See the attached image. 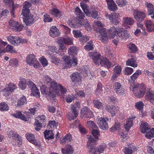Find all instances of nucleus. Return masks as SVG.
I'll use <instances>...</instances> for the list:
<instances>
[{
    "instance_id": "obj_1",
    "label": "nucleus",
    "mask_w": 154,
    "mask_h": 154,
    "mask_svg": "<svg viewBox=\"0 0 154 154\" xmlns=\"http://www.w3.org/2000/svg\"><path fill=\"white\" fill-rule=\"evenodd\" d=\"M88 141L87 142V146L89 149V153L90 154H100L102 153L106 147L105 144L98 146L97 147H94L96 144L97 140H95L91 136L88 138Z\"/></svg>"
},
{
    "instance_id": "obj_2",
    "label": "nucleus",
    "mask_w": 154,
    "mask_h": 154,
    "mask_svg": "<svg viewBox=\"0 0 154 154\" xmlns=\"http://www.w3.org/2000/svg\"><path fill=\"white\" fill-rule=\"evenodd\" d=\"M109 36L112 38H114L116 36L124 39H126L130 37V34L128 31L123 30L122 28L112 26L109 30Z\"/></svg>"
},
{
    "instance_id": "obj_3",
    "label": "nucleus",
    "mask_w": 154,
    "mask_h": 154,
    "mask_svg": "<svg viewBox=\"0 0 154 154\" xmlns=\"http://www.w3.org/2000/svg\"><path fill=\"white\" fill-rule=\"evenodd\" d=\"M146 88L140 84L135 85L132 88V91L137 98L143 97L146 92Z\"/></svg>"
},
{
    "instance_id": "obj_4",
    "label": "nucleus",
    "mask_w": 154,
    "mask_h": 154,
    "mask_svg": "<svg viewBox=\"0 0 154 154\" xmlns=\"http://www.w3.org/2000/svg\"><path fill=\"white\" fill-rule=\"evenodd\" d=\"M66 66L76 67L78 65V60L77 58L73 56L72 58V60L69 57L64 56L62 58Z\"/></svg>"
},
{
    "instance_id": "obj_5",
    "label": "nucleus",
    "mask_w": 154,
    "mask_h": 154,
    "mask_svg": "<svg viewBox=\"0 0 154 154\" xmlns=\"http://www.w3.org/2000/svg\"><path fill=\"white\" fill-rule=\"evenodd\" d=\"M35 57V56L33 54L29 55L26 57L27 64L34 67L39 66L40 64Z\"/></svg>"
},
{
    "instance_id": "obj_6",
    "label": "nucleus",
    "mask_w": 154,
    "mask_h": 154,
    "mask_svg": "<svg viewBox=\"0 0 154 154\" xmlns=\"http://www.w3.org/2000/svg\"><path fill=\"white\" fill-rule=\"evenodd\" d=\"M9 25L10 28L15 32H19L22 30L23 26L19 24L18 22L14 21L12 19L10 20Z\"/></svg>"
},
{
    "instance_id": "obj_7",
    "label": "nucleus",
    "mask_w": 154,
    "mask_h": 154,
    "mask_svg": "<svg viewBox=\"0 0 154 154\" xmlns=\"http://www.w3.org/2000/svg\"><path fill=\"white\" fill-rule=\"evenodd\" d=\"M113 89L115 92L120 95L123 94L126 92L125 87L118 82H116L113 84Z\"/></svg>"
},
{
    "instance_id": "obj_8",
    "label": "nucleus",
    "mask_w": 154,
    "mask_h": 154,
    "mask_svg": "<svg viewBox=\"0 0 154 154\" xmlns=\"http://www.w3.org/2000/svg\"><path fill=\"white\" fill-rule=\"evenodd\" d=\"M6 88L4 89L2 91L4 95L7 96H9L17 88L16 85L14 83H10L7 84Z\"/></svg>"
},
{
    "instance_id": "obj_9",
    "label": "nucleus",
    "mask_w": 154,
    "mask_h": 154,
    "mask_svg": "<svg viewBox=\"0 0 154 154\" xmlns=\"http://www.w3.org/2000/svg\"><path fill=\"white\" fill-rule=\"evenodd\" d=\"M109 119L106 118H98V125L100 128L103 130H106L109 128L107 122Z\"/></svg>"
},
{
    "instance_id": "obj_10",
    "label": "nucleus",
    "mask_w": 154,
    "mask_h": 154,
    "mask_svg": "<svg viewBox=\"0 0 154 154\" xmlns=\"http://www.w3.org/2000/svg\"><path fill=\"white\" fill-rule=\"evenodd\" d=\"M133 15L135 19L140 22L142 21L146 17L145 14L143 12L137 10L134 11Z\"/></svg>"
},
{
    "instance_id": "obj_11",
    "label": "nucleus",
    "mask_w": 154,
    "mask_h": 154,
    "mask_svg": "<svg viewBox=\"0 0 154 154\" xmlns=\"http://www.w3.org/2000/svg\"><path fill=\"white\" fill-rule=\"evenodd\" d=\"M81 115L86 118H92L94 117L93 112L87 107L83 108L81 110Z\"/></svg>"
},
{
    "instance_id": "obj_12",
    "label": "nucleus",
    "mask_w": 154,
    "mask_h": 154,
    "mask_svg": "<svg viewBox=\"0 0 154 154\" xmlns=\"http://www.w3.org/2000/svg\"><path fill=\"white\" fill-rule=\"evenodd\" d=\"M70 77L72 81L75 84L81 83V75L78 72H74L71 75Z\"/></svg>"
},
{
    "instance_id": "obj_13",
    "label": "nucleus",
    "mask_w": 154,
    "mask_h": 154,
    "mask_svg": "<svg viewBox=\"0 0 154 154\" xmlns=\"http://www.w3.org/2000/svg\"><path fill=\"white\" fill-rule=\"evenodd\" d=\"M60 85L57 84L55 82L53 81L50 83V87L49 89L50 91H52L54 94V95L56 94H57L59 92L58 91L60 87Z\"/></svg>"
},
{
    "instance_id": "obj_14",
    "label": "nucleus",
    "mask_w": 154,
    "mask_h": 154,
    "mask_svg": "<svg viewBox=\"0 0 154 154\" xmlns=\"http://www.w3.org/2000/svg\"><path fill=\"white\" fill-rule=\"evenodd\" d=\"M100 64L102 66L107 67H113L115 65L114 63H112L106 58L102 57L100 59Z\"/></svg>"
},
{
    "instance_id": "obj_15",
    "label": "nucleus",
    "mask_w": 154,
    "mask_h": 154,
    "mask_svg": "<svg viewBox=\"0 0 154 154\" xmlns=\"http://www.w3.org/2000/svg\"><path fill=\"white\" fill-rule=\"evenodd\" d=\"M119 16V14L114 13L110 15H108L107 16H106V17H109V20L113 24L117 25L119 23V21H118V19Z\"/></svg>"
},
{
    "instance_id": "obj_16",
    "label": "nucleus",
    "mask_w": 154,
    "mask_h": 154,
    "mask_svg": "<svg viewBox=\"0 0 154 154\" xmlns=\"http://www.w3.org/2000/svg\"><path fill=\"white\" fill-rule=\"evenodd\" d=\"M119 107L118 106L107 105L106 106L105 109L110 112L112 116H114L118 112L119 110Z\"/></svg>"
},
{
    "instance_id": "obj_17",
    "label": "nucleus",
    "mask_w": 154,
    "mask_h": 154,
    "mask_svg": "<svg viewBox=\"0 0 154 154\" xmlns=\"http://www.w3.org/2000/svg\"><path fill=\"white\" fill-rule=\"evenodd\" d=\"M41 91L42 94L45 95H48L50 96L53 97L54 96V94L53 93L50 91L49 90L48 91L49 89L45 85H43L41 87Z\"/></svg>"
},
{
    "instance_id": "obj_18",
    "label": "nucleus",
    "mask_w": 154,
    "mask_h": 154,
    "mask_svg": "<svg viewBox=\"0 0 154 154\" xmlns=\"http://www.w3.org/2000/svg\"><path fill=\"white\" fill-rule=\"evenodd\" d=\"M50 35L53 37L58 36L60 35L59 30L55 26H52L50 29Z\"/></svg>"
},
{
    "instance_id": "obj_19",
    "label": "nucleus",
    "mask_w": 154,
    "mask_h": 154,
    "mask_svg": "<svg viewBox=\"0 0 154 154\" xmlns=\"http://www.w3.org/2000/svg\"><path fill=\"white\" fill-rule=\"evenodd\" d=\"M145 99L149 101L152 104H154V94L151 91H147L145 97Z\"/></svg>"
},
{
    "instance_id": "obj_20",
    "label": "nucleus",
    "mask_w": 154,
    "mask_h": 154,
    "mask_svg": "<svg viewBox=\"0 0 154 154\" xmlns=\"http://www.w3.org/2000/svg\"><path fill=\"white\" fill-rule=\"evenodd\" d=\"M34 20L33 16L31 15L25 17L23 18V21L27 26L32 24L34 23Z\"/></svg>"
},
{
    "instance_id": "obj_21",
    "label": "nucleus",
    "mask_w": 154,
    "mask_h": 154,
    "mask_svg": "<svg viewBox=\"0 0 154 154\" xmlns=\"http://www.w3.org/2000/svg\"><path fill=\"white\" fill-rule=\"evenodd\" d=\"M62 152L63 154H72L73 152V149L70 145H67L65 148H61Z\"/></svg>"
},
{
    "instance_id": "obj_22",
    "label": "nucleus",
    "mask_w": 154,
    "mask_h": 154,
    "mask_svg": "<svg viewBox=\"0 0 154 154\" xmlns=\"http://www.w3.org/2000/svg\"><path fill=\"white\" fill-rule=\"evenodd\" d=\"M145 5L147 7L148 14L149 15H152L151 17L154 19V9L153 6L151 3H146Z\"/></svg>"
},
{
    "instance_id": "obj_23",
    "label": "nucleus",
    "mask_w": 154,
    "mask_h": 154,
    "mask_svg": "<svg viewBox=\"0 0 154 154\" xmlns=\"http://www.w3.org/2000/svg\"><path fill=\"white\" fill-rule=\"evenodd\" d=\"M26 136L27 139L29 142L35 145H38V143L35 139L34 136L31 133L27 134L26 135Z\"/></svg>"
},
{
    "instance_id": "obj_24",
    "label": "nucleus",
    "mask_w": 154,
    "mask_h": 154,
    "mask_svg": "<svg viewBox=\"0 0 154 154\" xmlns=\"http://www.w3.org/2000/svg\"><path fill=\"white\" fill-rule=\"evenodd\" d=\"M101 27L98 29V31L101 35L102 40L103 42H106L108 40V37L106 30L103 29Z\"/></svg>"
},
{
    "instance_id": "obj_25",
    "label": "nucleus",
    "mask_w": 154,
    "mask_h": 154,
    "mask_svg": "<svg viewBox=\"0 0 154 154\" xmlns=\"http://www.w3.org/2000/svg\"><path fill=\"white\" fill-rule=\"evenodd\" d=\"M135 116L132 117V118H129L127 121L126 124L124 125V128L127 132L129 131V129L132 126L133 124V120L135 119Z\"/></svg>"
},
{
    "instance_id": "obj_26",
    "label": "nucleus",
    "mask_w": 154,
    "mask_h": 154,
    "mask_svg": "<svg viewBox=\"0 0 154 154\" xmlns=\"http://www.w3.org/2000/svg\"><path fill=\"white\" fill-rule=\"evenodd\" d=\"M45 117L44 115H42L39 117H37L35 119V125L37 127L42 126V122L46 121Z\"/></svg>"
},
{
    "instance_id": "obj_27",
    "label": "nucleus",
    "mask_w": 154,
    "mask_h": 154,
    "mask_svg": "<svg viewBox=\"0 0 154 154\" xmlns=\"http://www.w3.org/2000/svg\"><path fill=\"white\" fill-rule=\"evenodd\" d=\"M109 9L111 11H113L117 9V7L113 0H106Z\"/></svg>"
},
{
    "instance_id": "obj_28",
    "label": "nucleus",
    "mask_w": 154,
    "mask_h": 154,
    "mask_svg": "<svg viewBox=\"0 0 154 154\" xmlns=\"http://www.w3.org/2000/svg\"><path fill=\"white\" fill-rule=\"evenodd\" d=\"M145 23L146 27L149 32L154 31V24L151 20L146 21Z\"/></svg>"
},
{
    "instance_id": "obj_29",
    "label": "nucleus",
    "mask_w": 154,
    "mask_h": 154,
    "mask_svg": "<svg viewBox=\"0 0 154 154\" xmlns=\"http://www.w3.org/2000/svg\"><path fill=\"white\" fill-rule=\"evenodd\" d=\"M122 22L125 24L131 26L134 23V21L132 18L127 17L123 19Z\"/></svg>"
},
{
    "instance_id": "obj_30",
    "label": "nucleus",
    "mask_w": 154,
    "mask_h": 154,
    "mask_svg": "<svg viewBox=\"0 0 154 154\" xmlns=\"http://www.w3.org/2000/svg\"><path fill=\"white\" fill-rule=\"evenodd\" d=\"M81 6L85 13L88 17H90L91 15V12L88 10V6L83 3H81Z\"/></svg>"
},
{
    "instance_id": "obj_31",
    "label": "nucleus",
    "mask_w": 154,
    "mask_h": 154,
    "mask_svg": "<svg viewBox=\"0 0 154 154\" xmlns=\"http://www.w3.org/2000/svg\"><path fill=\"white\" fill-rule=\"evenodd\" d=\"M75 13L77 15V17H78L79 19H83L84 21V18L85 17L84 14L82 13L81 10L78 7L76 8L75 9Z\"/></svg>"
},
{
    "instance_id": "obj_32",
    "label": "nucleus",
    "mask_w": 154,
    "mask_h": 154,
    "mask_svg": "<svg viewBox=\"0 0 154 154\" xmlns=\"http://www.w3.org/2000/svg\"><path fill=\"white\" fill-rule=\"evenodd\" d=\"M141 131L143 133H145L149 130L150 128H149L148 124L144 122L142 124L140 127Z\"/></svg>"
},
{
    "instance_id": "obj_33",
    "label": "nucleus",
    "mask_w": 154,
    "mask_h": 154,
    "mask_svg": "<svg viewBox=\"0 0 154 154\" xmlns=\"http://www.w3.org/2000/svg\"><path fill=\"white\" fill-rule=\"evenodd\" d=\"M27 103L26 97L23 96L19 99L18 100L17 106L20 107L21 106L24 105Z\"/></svg>"
},
{
    "instance_id": "obj_34",
    "label": "nucleus",
    "mask_w": 154,
    "mask_h": 154,
    "mask_svg": "<svg viewBox=\"0 0 154 154\" xmlns=\"http://www.w3.org/2000/svg\"><path fill=\"white\" fill-rule=\"evenodd\" d=\"M13 116L16 118L21 119L22 120L25 121H27L29 119L28 117L26 118L20 112H18L16 113L13 114Z\"/></svg>"
},
{
    "instance_id": "obj_35",
    "label": "nucleus",
    "mask_w": 154,
    "mask_h": 154,
    "mask_svg": "<svg viewBox=\"0 0 154 154\" xmlns=\"http://www.w3.org/2000/svg\"><path fill=\"white\" fill-rule=\"evenodd\" d=\"M68 24L72 27L78 28L81 26L82 23H80V20H77L75 23L74 24L73 22L70 20L68 21Z\"/></svg>"
},
{
    "instance_id": "obj_36",
    "label": "nucleus",
    "mask_w": 154,
    "mask_h": 154,
    "mask_svg": "<svg viewBox=\"0 0 154 154\" xmlns=\"http://www.w3.org/2000/svg\"><path fill=\"white\" fill-rule=\"evenodd\" d=\"M3 1L4 2H5V3L9 4L10 5H12V8L11 10V13L12 17H14V11L15 8L13 0H3Z\"/></svg>"
},
{
    "instance_id": "obj_37",
    "label": "nucleus",
    "mask_w": 154,
    "mask_h": 154,
    "mask_svg": "<svg viewBox=\"0 0 154 154\" xmlns=\"http://www.w3.org/2000/svg\"><path fill=\"white\" fill-rule=\"evenodd\" d=\"M44 134L46 139L49 140L52 139L54 138V134L52 131H47L46 130L44 132Z\"/></svg>"
},
{
    "instance_id": "obj_38",
    "label": "nucleus",
    "mask_w": 154,
    "mask_h": 154,
    "mask_svg": "<svg viewBox=\"0 0 154 154\" xmlns=\"http://www.w3.org/2000/svg\"><path fill=\"white\" fill-rule=\"evenodd\" d=\"M80 22L82 23L81 26H84V27L87 28L86 29L88 31H89L91 29L90 25L88 23V21L86 19L84 20V21L83 20H80Z\"/></svg>"
},
{
    "instance_id": "obj_39",
    "label": "nucleus",
    "mask_w": 154,
    "mask_h": 154,
    "mask_svg": "<svg viewBox=\"0 0 154 154\" xmlns=\"http://www.w3.org/2000/svg\"><path fill=\"white\" fill-rule=\"evenodd\" d=\"M93 58L92 59L94 63L96 64H99L100 62V59L101 55L99 53H97Z\"/></svg>"
},
{
    "instance_id": "obj_40",
    "label": "nucleus",
    "mask_w": 154,
    "mask_h": 154,
    "mask_svg": "<svg viewBox=\"0 0 154 154\" xmlns=\"http://www.w3.org/2000/svg\"><path fill=\"white\" fill-rule=\"evenodd\" d=\"M95 128H93L92 130V135H93V138H94V139L95 140H97V141L98 140V136L99 135V131L97 129H95ZM90 136H88V138ZM91 137H93L92 136H91Z\"/></svg>"
},
{
    "instance_id": "obj_41",
    "label": "nucleus",
    "mask_w": 154,
    "mask_h": 154,
    "mask_svg": "<svg viewBox=\"0 0 154 154\" xmlns=\"http://www.w3.org/2000/svg\"><path fill=\"white\" fill-rule=\"evenodd\" d=\"M51 11V14L54 15L57 19L60 18L62 15L61 12L57 9L54 8Z\"/></svg>"
},
{
    "instance_id": "obj_42",
    "label": "nucleus",
    "mask_w": 154,
    "mask_h": 154,
    "mask_svg": "<svg viewBox=\"0 0 154 154\" xmlns=\"http://www.w3.org/2000/svg\"><path fill=\"white\" fill-rule=\"evenodd\" d=\"M126 64L127 66H129L134 67H136L137 66V65L136 61L133 59L128 60L127 61Z\"/></svg>"
},
{
    "instance_id": "obj_43",
    "label": "nucleus",
    "mask_w": 154,
    "mask_h": 154,
    "mask_svg": "<svg viewBox=\"0 0 154 154\" xmlns=\"http://www.w3.org/2000/svg\"><path fill=\"white\" fill-rule=\"evenodd\" d=\"M19 86L22 89H25L26 86V80L24 79H21L19 82Z\"/></svg>"
},
{
    "instance_id": "obj_44",
    "label": "nucleus",
    "mask_w": 154,
    "mask_h": 154,
    "mask_svg": "<svg viewBox=\"0 0 154 154\" xmlns=\"http://www.w3.org/2000/svg\"><path fill=\"white\" fill-rule=\"evenodd\" d=\"M142 72L141 71L139 70H137L136 72H135L132 76L130 77L132 81L134 82L135 80L138 77V76L141 74Z\"/></svg>"
},
{
    "instance_id": "obj_45",
    "label": "nucleus",
    "mask_w": 154,
    "mask_h": 154,
    "mask_svg": "<svg viewBox=\"0 0 154 154\" xmlns=\"http://www.w3.org/2000/svg\"><path fill=\"white\" fill-rule=\"evenodd\" d=\"M87 127L90 129L97 128L98 127L94 122L89 121L87 122Z\"/></svg>"
},
{
    "instance_id": "obj_46",
    "label": "nucleus",
    "mask_w": 154,
    "mask_h": 154,
    "mask_svg": "<svg viewBox=\"0 0 154 154\" xmlns=\"http://www.w3.org/2000/svg\"><path fill=\"white\" fill-rule=\"evenodd\" d=\"M146 133L145 136L148 138L151 139L152 137H154V129H150V128L149 130Z\"/></svg>"
},
{
    "instance_id": "obj_47",
    "label": "nucleus",
    "mask_w": 154,
    "mask_h": 154,
    "mask_svg": "<svg viewBox=\"0 0 154 154\" xmlns=\"http://www.w3.org/2000/svg\"><path fill=\"white\" fill-rule=\"evenodd\" d=\"M128 46L131 53H134L137 51V47L134 44L131 43L128 45Z\"/></svg>"
},
{
    "instance_id": "obj_48",
    "label": "nucleus",
    "mask_w": 154,
    "mask_h": 154,
    "mask_svg": "<svg viewBox=\"0 0 154 154\" xmlns=\"http://www.w3.org/2000/svg\"><path fill=\"white\" fill-rule=\"evenodd\" d=\"M93 42L91 41L88 42L87 45L84 47V48L85 50L88 51L92 50L93 49Z\"/></svg>"
},
{
    "instance_id": "obj_49",
    "label": "nucleus",
    "mask_w": 154,
    "mask_h": 154,
    "mask_svg": "<svg viewBox=\"0 0 154 154\" xmlns=\"http://www.w3.org/2000/svg\"><path fill=\"white\" fill-rule=\"evenodd\" d=\"M93 103L94 106L98 109H101L103 107V103L99 100H94Z\"/></svg>"
},
{
    "instance_id": "obj_50",
    "label": "nucleus",
    "mask_w": 154,
    "mask_h": 154,
    "mask_svg": "<svg viewBox=\"0 0 154 154\" xmlns=\"http://www.w3.org/2000/svg\"><path fill=\"white\" fill-rule=\"evenodd\" d=\"M11 66L12 67H17L18 66V60L16 58H13L11 59L9 62Z\"/></svg>"
},
{
    "instance_id": "obj_51",
    "label": "nucleus",
    "mask_w": 154,
    "mask_h": 154,
    "mask_svg": "<svg viewBox=\"0 0 154 154\" xmlns=\"http://www.w3.org/2000/svg\"><path fill=\"white\" fill-rule=\"evenodd\" d=\"M31 92H32V94L33 95L37 97H39L40 93L39 91L36 86L34 87L33 88H32Z\"/></svg>"
},
{
    "instance_id": "obj_52",
    "label": "nucleus",
    "mask_w": 154,
    "mask_h": 154,
    "mask_svg": "<svg viewBox=\"0 0 154 154\" xmlns=\"http://www.w3.org/2000/svg\"><path fill=\"white\" fill-rule=\"evenodd\" d=\"M13 48L11 46L8 45L3 50L2 53L7 52H10L11 53H13L15 52V51L12 50Z\"/></svg>"
},
{
    "instance_id": "obj_53",
    "label": "nucleus",
    "mask_w": 154,
    "mask_h": 154,
    "mask_svg": "<svg viewBox=\"0 0 154 154\" xmlns=\"http://www.w3.org/2000/svg\"><path fill=\"white\" fill-rule=\"evenodd\" d=\"M8 109V105L5 103H0V110L2 111H6Z\"/></svg>"
},
{
    "instance_id": "obj_54",
    "label": "nucleus",
    "mask_w": 154,
    "mask_h": 154,
    "mask_svg": "<svg viewBox=\"0 0 154 154\" xmlns=\"http://www.w3.org/2000/svg\"><path fill=\"white\" fill-rule=\"evenodd\" d=\"M39 60L44 67L46 66L48 64V62L47 59L43 57L40 58L39 59Z\"/></svg>"
},
{
    "instance_id": "obj_55",
    "label": "nucleus",
    "mask_w": 154,
    "mask_h": 154,
    "mask_svg": "<svg viewBox=\"0 0 154 154\" xmlns=\"http://www.w3.org/2000/svg\"><path fill=\"white\" fill-rule=\"evenodd\" d=\"M102 84L100 82H99L97 86V88L95 91V93L97 94L100 93L103 91L102 89Z\"/></svg>"
},
{
    "instance_id": "obj_56",
    "label": "nucleus",
    "mask_w": 154,
    "mask_h": 154,
    "mask_svg": "<svg viewBox=\"0 0 154 154\" xmlns=\"http://www.w3.org/2000/svg\"><path fill=\"white\" fill-rule=\"evenodd\" d=\"M144 104L142 101H140L137 102L135 104V107L139 110H141L143 109Z\"/></svg>"
},
{
    "instance_id": "obj_57",
    "label": "nucleus",
    "mask_w": 154,
    "mask_h": 154,
    "mask_svg": "<svg viewBox=\"0 0 154 154\" xmlns=\"http://www.w3.org/2000/svg\"><path fill=\"white\" fill-rule=\"evenodd\" d=\"M76 48L75 47H70L69 49L68 52L69 55L75 54L76 53Z\"/></svg>"
},
{
    "instance_id": "obj_58",
    "label": "nucleus",
    "mask_w": 154,
    "mask_h": 154,
    "mask_svg": "<svg viewBox=\"0 0 154 154\" xmlns=\"http://www.w3.org/2000/svg\"><path fill=\"white\" fill-rule=\"evenodd\" d=\"M7 44V43L3 41L0 38V56L2 54V51L3 48Z\"/></svg>"
},
{
    "instance_id": "obj_59",
    "label": "nucleus",
    "mask_w": 154,
    "mask_h": 154,
    "mask_svg": "<svg viewBox=\"0 0 154 154\" xmlns=\"http://www.w3.org/2000/svg\"><path fill=\"white\" fill-rule=\"evenodd\" d=\"M133 70L132 68H125L123 72L125 75H128L131 74Z\"/></svg>"
},
{
    "instance_id": "obj_60",
    "label": "nucleus",
    "mask_w": 154,
    "mask_h": 154,
    "mask_svg": "<svg viewBox=\"0 0 154 154\" xmlns=\"http://www.w3.org/2000/svg\"><path fill=\"white\" fill-rule=\"evenodd\" d=\"M116 3L119 6L122 7L125 6L127 2L125 0H116Z\"/></svg>"
},
{
    "instance_id": "obj_61",
    "label": "nucleus",
    "mask_w": 154,
    "mask_h": 154,
    "mask_svg": "<svg viewBox=\"0 0 154 154\" xmlns=\"http://www.w3.org/2000/svg\"><path fill=\"white\" fill-rule=\"evenodd\" d=\"M124 151L125 154H132L133 150L132 148L131 147H126L124 149Z\"/></svg>"
},
{
    "instance_id": "obj_62",
    "label": "nucleus",
    "mask_w": 154,
    "mask_h": 154,
    "mask_svg": "<svg viewBox=\"0 0 154 154\" xmlns=\"http://www.w3.org/2000/svg\"><path fill=\"white\" fill-rule=\"evenodd\" d=\"M44 21L45 22H51L52 20V18H50L49 15L47 14H45L44 15Z\"/></svg>"
},
{
    "instance_id": "obj_63",
    "label": "nucleus",
    "mask_w": 154,
    "mask_h": 154,
    "mask_svg": "<svg viewBox=\"0 0 154 154\" xmlns=\"http://www.w3.org/2000/svg\"><path fill=\"white\" fill-rule=\"evenodd\" d=\"M64 43L68 45H71L73 44L72 39L69 38H64Z\"/></svg>"
},
{
    "instance_id": "obj_64",
    "label": "nucleus",
    "mask_w": 154,
    "mask_h": 154,
    "mask_svg": "<svg viewBox=\"0 0 154 154\" xmlns=\"http://www.w3.org/2000/svg\"><path fill=\"white\" fill-rule=\"evenodd\" d=\"M49 49L51 52H54L57 54H58L60 52L59 51H57V48L54 46H48Z\"/></svg>"
}]
</instances>
